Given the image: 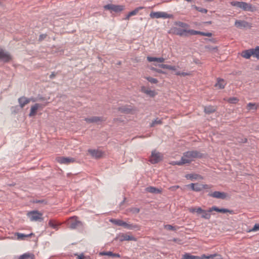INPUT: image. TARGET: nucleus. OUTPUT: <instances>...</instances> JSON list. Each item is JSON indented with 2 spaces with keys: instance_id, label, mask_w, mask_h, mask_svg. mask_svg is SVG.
Wrapping results in <instances>:
<instances>
[{
  "instance_id": "40",
  "label": "nucleus",
  "mask_w": 259,
  "mask_h": 259,
  "mask_svg": "<svg viewBox=\"0 0 259 259\" xmlns=\"http://www.w3.org/2000/svg\"><path fill=\"white\" fill-rule=\"evenodd\" d=\"M48 225L50 227H52L53 229H57L58 228V225L56 224L55 223V222L52 220H50L49 221Z\"/></svg>"
},
{
  "instance_id": "28",
  "label": "nucleus",
  "mask_w": 259,
  "mask_h": 259,
  "mask_svg": "<svg viewBox=\"0 0 259 259\" xmlns=\"http://www.w3.org/2000/svg\"><path fill=\"white\" fill-rule=\"evenodd\" d=\"M147 60L149 62L156 61L158 62L162 63L164 61L165 59L162 57L156 58V57H147Z\"/></svg>"
},
{
  "instance_id": "20",
  "label": "nucleus",
  "mask_w": 259,
  "mask_h": 259,
  "mask_svg": "<svg viewBox=\"0 0 259 259\" xmlns=\"http://www.w3.org/2000/svg\"><path fill=\"white\" fill-rule=\"evenodd\" d=\"M241 56L244 58L249 59L251 56H253V49L243 51L241 53Z\"/></svg>"
},
{
  "instance_id": "64",
  "label": "nucleus",
  "mask_w": 259,
  "mask_h": 259,
  "mask_svg": "<svg viewBox=\"0 0 259 259\" xmlns=\"http://www.w3.org/2000/svg\"><path fill=\"white\" fill-rule=\"evenodd\" d=\"M125 200H126V198L124 197L123 200L120 203V205H122V204H123L124 202H125Z\"/></svg>"
},
{
  "instance_id": "38",
  "label": "nucleus",
  "mask_w": 259,
  "mask_h": 259,
  "mask_svg": "<svg viewBox=\"0 0 259 259\" xmlns=\"http://www.w3.org/2000/svg\"><path fill=\"white\" fill-rule=\"evenodd\" d=\"M253 57L259 59V46H257L255 48L253 49Z\"/></svg>"
},
{
  "instance_id": "61",
  "label": "nucleus",
  "mask_w": 259,
  "mask_h": 259,
  "mask_svg": "<svg viewBox=\"0 0 259 259\" xmlns=\"http://www.w3.org/2000/svg\"><path fill=\"white\" fill-rule=\"evenodd\" d=\"M189 74H190V73H189L184 72H181V76H185L186 75H189Z\"/></svg>"
},
{
  "instance_id": "62",
  "label": "nucleus",
  "mask_w": 259,
  "mask_h": 259,
  "mask_svg": "<svg viewBox=\"0 0 259 259\" xmlns=\"http://www.w3.org/2000/svg\"><path fill=\"white\" fill-rule=\"evenodd\" d=\"M169 70H176V67L175 66H171V65H170L169 69Z\"/></svg>"
},
{
  "instance_id": "15",
  "label": "nucleus",
  "mask_w": 259,
  "mask_h": 259,
  "mask_svg": "<svg viewBox=\"0 0 259 259\" xmlns=\"http://www.w3.org/2000/svg\"><path fill=\"white\" fill-rule=\"evenodd\" d=\"M88 152L91 155V156L96 159H99L103 156V152L98 150L96 149H89Z\"/></svg>"
},
{
  "instance_id": "4",
  "label": "nucleus",
  "mask_w": 259,
  "mask_h": 259,
  "mask_svg": "<svg viewBox=\"0 0 259 259\" xmlns=\"http://www.w3.org/2000/svg\"><path fill=\"white\" fill-rule=\"evenodd\" d=\"M27 216L31 221L41 222L44 220L42 213L37 210H32L27 213Z\"/></svg>"
},
{
  "instance_id": "17",
  "label": "nucleus",
  "mask_w": 259,
  "mask_h": 259,
  "mask_svg": "<svg viewBox=\"0 0 259 259\" xmlns=\"http://www.w3.org/2000/svg\"><path fill=\"white\" fill-rule=\"evenodd\" d=\"M217 211L219 212H221V213L229 212L230 214L234 213V211L232 210H230L227 208H219V207H218L216 206H213L211 207V210H210V211Z\"/></svg>"
},
{
  "instance_id": "34",
  "label": "nucleus",
  "mask_w": 259,
  "mask_h": 259,
  "mask_svg": "<svg viewBox=\"0 0 259 259\" xmlns=\"http://www.w3.org/2000/svg\"><path fill=\"white\" fill-rule=\"evenodd\" d=\"M247 109L249 110H256L257 108V105L255 103H249L247 105Z\"/></svg>"
},
{
  "instance_id": "10",
  "label": "nucleus",
  "mask_w": 259,
  "mask_h": 259,
  "mask_svg": "<svg viewBox=\"0 0 259 259\" xmlns=\"http://www.w3.org/2000/svg\"><path fill=\"white\" fill-rule=\"evenodd\" d=\"M171 30L174 34L179 35L180 36H188V30L174 27L173 28H171Z\"/></svg>"
},
{
  "instance_id": "9",
  "label": "nucleus",
  "mask_w": 259,
  "mask_h": 259,
  "mask_svg": "<svg viewBox=\"0 0 259 259\" xmlns=\"http://www.w3.org/2000/svg\"><path fill=\"white\" fill-rule=\"evenodd\" d=\"M162 159V156L161 154L159 152L154 151L152 152L150 161L153 164H155L161 161Z\"/></svg>"
},
{
  "instance_id": "52",
  "label": "nucleus",
  "mask_w": 259,
  "mask_h": 259,
  "mask_svg": "<svg viewBox=\"0 0 259 259\" xmlns=\"http://www.w3.org/2000/svg\"><path fill=\"white\" fill-rule=\"evenodd\" d=\"M179 186H173L169 188V190L171 191H176L179 188Z\"/></svg>"
},
{
  "instance_id": "19",
  "label": "nucleus",
  "mask_w": 259,
  "mask_h": 259,
  "mask_svg": "<svg viewBox=\"0 0 259 259\" xmlns=\"http://www.w3.org/2000/svg\"><path fill=\"white\" fill-rule=\"evenodd\" d=\"M145 190L147 192H149L152 194H160L161 193V189H158L156 187L149 186L145 189Z\"/></svg>"
},
{
  "instance_id": "27",
  "label": "nucleus",
  "mask_w": 259,
  "mask_h": 259,
  "mask_svg": "<svg viewBox=\"0 0 259 259\" xmlns=\"http://www.w3.org/2000/svg\"><path fill=\"white\" fill-rule=\"evenodd\" d=\"M216 111V108L212 106H208L204 107V112L206 114H209L214 112Z\"/></svg>"
},
{
  "instance_id": "49",
  "label": "nucleus",
  "mask_w": 259,
  "mask_h": 259,
  "mask_svg": "<svg viewBox=\"0 0 259 259\" xmlns=\"http://www.w3.org/2000/svg\"><path fill=\"white\" fill-rule=\"evenodd\" d=\"M33 203H41L43 204H46L47 201L45 200H35L33 201Z\"/></svg>"
},
{
  "instance_id": "16",
  "label": "nucleus",
  "mask_w": 259,
  "mask_h": 259,
  "mask_svg": "<svg viewBox=\"0 0 259 259\" xmlns=\"http://www.w3.org/2000/svg\"><path fill=\"white\" fill-rule=\"evenodd\" d=\"M18 101L20 107L23 108L26 105L30 103L31 99L26 98L25 96H22L18 99Z\"/></svg>"
},
{
  "instance_id": "55",
  "label": "nucleus",
  "mask_w": 259,
  "mask_h": 259,
  "mask_svg": "<svg viewBox=\"0 0 259 259\" xmlns=\"http://www.w3.org/2000/svg\"><path fill=\"white\" fill-rule=\"evenodd\" d=\"M75 256H77L78 259H84L85 257L84 256L83 253H81L80 254L78 255V254L76 253L74 254Z\"/></svg>"
},
{
  "instance_id": "2",
  "label": "nucleus",
  "mask_w": 259,
  "mask_h": 259,
  "mask_svg": "<svg viewBox=\"0 0 259 259\" xmlns=\"http://www.w3.org/2000/svg\"><path fill=\"white\" fill-rule=\"evenodd\" d=\"M211 210V207L209 208L208 210H204L200 207H191L189 208V211L191 213L196 212L197 214H201V217L202 219L206 220H209L211 217L210 211Z\"/></svg>"
},
{
  "instance_id": "12",
  "label": "nucleus",
  "mask_w": 259,
  "mask_h": 259,
  "mask_svg": "<svg viewBox=\"0 0 259 259\" xmlns=\"http://www.w3.org/2000/svg\"><path fill=\"white\" fill-rule=\"evenodd\" d=\"M11 59L10 55L8 52H5L3 49L0 50V61L8 62Z\"/></svg>"
},
{
  "instance_id": "37",
  "label": "nucleus",
  "mask_w": 259,
  "mask_h": 259,
  "mask_svg": "<svg viewBox=\"0 0 259 259\" xmlns=\"http://www.w3.org/2000/svg\"><path fill=\"white\" fill-rule=\"evenodd\" d=\"M227 102L231 104H236L237 103L239 99L236 97H231L227 100Z\"/></svg>"
},
{
  "instance_id": "63",
  "label": "nucleus",
  "mask_w": 259,
  "mask_h": 259,
  "mask_svg": "<svg viewBox=\"0 0 259 259\" xmlns=\"http://www.w3.org/2000/svg\"><path fill=\"white\" fill-rule=\"evenodd\" d=\"M176 74L177 75H181V72H180V71H178V72H177L176 73Z\"/></svg>"
},
{
  "instance_id": "56",
  "label": "nucleus",
  "mask_w": 259,
  "mask_h": 259,
  "mask_svg": "<svg viewBox=\"0 0 259 259\" xmlns=\"http://www.w3.org/2000/svg\"><path fill=\"white\" fill-rule=\"evenodd\" d=\"M201 35L210 37L212 36V33L210 32H202Z\"/></svg>"
},
{
  "instance_id": "8",
  "label": "nucleus",
  "mask_w": 259,
  "mask_h": 259,
  "mask_svg": "<svg viewBox=\"0 0 259 259\" xmlns=\"http://www.w3.org/2000/svg\"><path fill=\"white\" fill-rule=\"evenodd\" d=\"M150 16L152 18H170L172 17V15L168 14L165 12H152L150 14Z\"/></svg>"
},
{
  "instance_id": "41",
  "label": "nucleus",
  "mask_w": 259,
  "mask_h": 259,
  "mask_svg": "<svg viewBox=\"0 0 259 259\" xmlns=\"http://www.w3.org/2000/svg\"><path fill=\"white\" fill-rule=\"evenodd\" d=\"M122 227H124L125 228L128 229H133L136 228V225H133L132 224H128L124 222V224H123Z\"/></svg>"
},
{
  "instance_id": "60",
  "label": "nucleus",
  "mask_w": 259,
  "mask_h": 259,
  "mask_svg": "<svg viewBox=\"0 0 259 259\" xmlns=\"http://www.w3.org/2000/svg\"><path fill=\"white\" fill-rule=\"evenodd\" d=\"M156 72H157L158 73H162V74H165V72L164 71H162L161 69H157Z\"/></svg>"
},
{
  "instance_id": "35",
  "label": "nucleus",
  "mask_w": 259,
  "mask_h": 259,
  "mask_svg": "<svg viewBox=\"0 0 259 259\" xmlns=\"http://www.w3.org/2000/svg\"><path fill=\"white\" fill-rule=\"evenodd\" d=\"M162 123V121L161 119H159L158 118H156L155 120H153L152 123L150 124L151 127H154L156 124H161Z\"/></svg>"
},
{
  "instance_id": "46",
  "label": "nucleus",
  "mask_w": 259,
  "mask_h": 259,
  "mask_svg": "<svg viewBox=\"0 0 259 259\" xmlns=\"http://www.w3.org/2000/svg\"><path fill=\"white\" fill-rule=\"evenodd\" d=\"M130 211L133 213H138L140 212V209L137 207H132L130 209Z\"/></svg>"
},
{
  "instance_id": "11",
  "label": "nucleus",
  "mask_w": 259,
  "mask_h": 259,
  "mask_svg": "<svg viewBox=\"0 0 259 259\" xmlns=\"http://www.w3.org/2000/svg\"><path fill=\"white\" fill-rule=\"evenodd\" d=\"M84 120L88 123H101L106 120V118L104 117L92 116L91 117L85 118Z\"/></svg>"
},
{
  "instance_id": "59",
  "label": "nucleus",
  "mask_w": 259,
  "mask_h": 259,
  "mask_svg": "<svg viewBox=\"0 0 259 259\" xmlns=\"http://www.w3.org/2000/svg\"><path fill=\"white\" fill-rule=\"evenodd\" d=\"M56 75V74L54 72H52L51 74L50 75V78L51 79H52L53 78H54Z\"/></svg>"
},
{
  "instance_id": "43",
  "label": "nucleus",
  "mask_w": 259,
  "mask_h": 259,
  "mask_svg": "<svg viewBox=\"0 0 259 259\" xmlns=\"http://www.w3.org/2000/svg\"><path fill=\"white\" fill-rule=\"evenodd\" d=\"M175 24L179 27L185 28L188 27V25L185 23L181 21H178L175 23Z\"/></svg>"
},
{
  "instance_id": "36",
  "label": "nucleus",
  "mask_w": 259,
  "mask_h": 259,
  "mask_svg": "<svg viewBox=\"0 0 259 259\" xmlns=\"http://www.w3.org/2000/svg\"><path fill=\"white\" fill-rule=\"evenodd\" d=\"M188 35H197L200 34L201 35L202 31H197L193 29L188 30Z\"/></svg>"
},
{
  "instance_id": "39",
  "label": "nucleus",
  "mask_w": 259,
  "mask_h": 259,
  "mask_svg": "<svg viewBox=\"0 0 259 259\" xmlns=\"http://www.w3.org/2000/svg\"><path fill=\"white\" fill-rule=\"evenodd\" d=\"M193 7L196 9L197 11L201 12L202 13H206L207 12V10L204 8H202L201 7H197L196 6H193Z\"/></svg>"
},
{
  "instance_id": "5",
  "label": "nucleus",
  "mask_w": 259,
  "mask_h": 259,
  "mask_svg": "<svg viewBox=\"0 0 259 259\" xmlns=\"http://www.w3.org/2000/svg\"><path fill=\"white\" fill-rule=\"evenodd\" d=\"M69 228L71 229H75L79 227H83V223L78 220V218L76 216L71 217L68 221Z\"/></svg>"
},
{
  "instance_id": "30",
  "label": "nucleus",
  "mask_w": 259,
  "mask_h": 259,
  "mask_svg": "<svg viewBox=\"0 0 259 259\" xmlns=\"http://www.w3.org/2000/svg\"><path fill=\"white\" fill-rule=\"evenodd\" d=\"M181 259H200L198 256H194L186 253L184 254Z\"/></svg>"
},
{
  "instance_id": "33",
  "label": "nucleus",
  "mask_w": 259,
  "mask_h": 259,
  "mask_svg": "<svg viewBox=\"0 0 259 259\" xmlns=\"http://www.w3.org/2000/svg\"><path fill=\"white\" fill-rule=\"evenodd\" d=\"M164 228L167 230L177 231L179 229V227L177 226H172L171 225H165L164 226Z\"/></svg>"
},
{
  "instance_id": "54",
  "label": "nucleus",
  "mask_w": 259,
  "mask_h": 259,
  "mask_svg": "<svg viewBox=\"0 0 259 259\" xmlns=\"http://www.w3.org/2000/svg\"><path fill=\"white\" fill-rule=\"evenodd\" d=\"M187 187H190L193 191H195V185L194 183H191L186 186Z\"/></svg>"
},
{
  "instance_id": "48",
  "label": "nucleus",
  "mask_w": 259,
  "mask_h": 259,
  "mask_svg": "<svg viewBox=\"0 0 259 259\" xmlns=\"http://www.w3.org/2000/svg\"><path fill=\"white\" fill-rule=\"evenodd\" d=\"M258 230H259V224H255L253 227L251 229L249 230L248 232H254Z\"/></svg>"
},
{
  "instance_id": "18",
  "label": "nucleus",
  "mask_w": 259,
  "mask_h": 259,
  "mask_svg": "<svg viewBox=\"0 0 259 259\" xmlns=\"http://www.w3.org/2000/svg\"><path fill=\"white\" fill-rule=\"evenodd\" d=\"M42 107V105L40 104L36 103L33 106H32L30 109V111L29 114V117H32L36 114L37 110L39 108Z\"/></svg>"
},
{
  "instance_id": "42",
  "label": "nucleus",
  "mask_w": 259,
  "mask_h": 259,
  "mask_svg": "<svg viewBox=\"0 0 259 259\" xmlns=\"http://www.w3.org/2000/svg\"><path fill=\"white\" fill-rule=\"evenodd\" d=\"M247 141V139L244 137H237L236 138V142L239 143H245Z\"/></svg>"
},
{
  "instance_id": "57",
  "label": "nucleus",
  "mask_w": 259,
  "mask_h": 259,
  "mask_svg": "<svg viewBox=\"0 0 259 259\" xmlns=\"http://www.w3.org/2000/svg\"><path fill=\"white\" fill-rule=\"evenodd\" d=\"M201 190H202L203 189H209L211 188V186H210L209 185H207V184H205V185L201 184Z\"/></svg>"
},
{
  "instance_id": "47",
  "label": "nucleus",
  "mask_w": 259,
  "mask_h": 259,
  "mask_svg": "<svg viewBox=\"0 0 259 259\" xmlns=\"http://www.w3.org/2000/svg\"><path fill=\"white\" fill-rule=\"evenodd\" d=\"M108 255L112 256L113 257H120V255L119 254H118V253H113L111 251H108Z\"/></svg>"
},
{
  "instance_id": "58",
  "label": "nucleus",
  "mask_w": 259,
  "mask_h": 259,
  "mask_svg": "<svg viewBox=\"0 0 259 259\" xmlns=\"http://www.w3.org/2000/svg\"><path fill=\"white\" fill-rule=\"evenodd\" d=\"M108 251H103V252H100L99 254L100 255H108Z\"/></svg>"
},
{
  "instance_id": "44",
  "label": "nucleus",
  "mask_w": 259,
  "mask_h": 259,
  "mask_svg": "<svg viewBox=\"0 0 259 259\" xmlns=\"http://www.w3.org/2000/svg\"><path fill=\"white\" fill-rule=\"evenodd\" d=\"M148 81L151 82V83H154L156 84L158 82V80L156 78L151 77H146L145 78Z\"/></svg>"
},
{
  "instance_id": "24",
  "label": "nucleus",
  "mask_w": 259,
  "mask_h": 259,
  "mask_svg": "<svg viewBox=\"0 0 259 259\" xmlns=\"http://www.w3.org/2000/svg\"><path fill=\"white\" fill-rule=\"evenodd\" d=\"M143 9H144L143 7H139L136 8L134 10L128 13V14L126 15V17L125 18V19H129L130 17L136 15L140 10H142Z\"/></svg>"
},
{
  "instance_id": "45",
  "label": "nucleus",
  "mask_w": 259,
  "mask_h": 259,
  "mask_svg": "<svg viewBox=\"0 0 259 259\" xmlns=\"http://www.w3.org/2000/svg\"><path fill=\"white\" fill-rule=\"evenodd\" d=\"M195 191L199 192L201 191V184L198 183H195Z\"/></svg>"
},
{
  "instance_id": "23",
  "label": "nucleus",
  "mask_w": 259,
  "mask_h": 259,
  "mask_svg": "<svg viewBox=\"0 0 259 259\" xmlns=\"http://www.w3.org/2000/svg\"><path fill=\"white\" fill-rule=\"evenodd\" d=\"M226 84V83L223 79L218 78L217 79V82L215 84V87L220 89H222L225 88Z\"/></svg>"
},
{
  "instance_id": "26",
  "label": "nucleus",
  "mask_w": 259,
  "mask_h": 259,
  "mask_svg": "<svg viewBox=\"0 0 259 259\" xmlns=\"http://www.w3.org/2000/svg\"><path fill=\"white\" fill-rule=\"evenodd\" d=\"M35 255L31 253H25L20 255L18 259H35Z\"/></svg>"
},
{
  "instance_id": "50",
  "label": "nucleus",
  "mask_w": 259,
  "mask_h": 259,
  "mask_svg": "<svg viewBox=\"0 0 259 259\" xmlns=\"http://www.w3.org/2000/svg\"><path fill=\"white\" fill-rule=\"evenodd\" d=\"M158 66H159V67H160V68H162L163 69H169L170 65H167V64H159Z\"/></svg>"
},
{
  "instance_id": "21",
  "label": "nucleus",
  "mask_w": 259,
  "mask_h": 259,
  "mask_svg": "<svg viewBox=\"0 0 259 259\" xmlns=\"http://www.w3.org/2000/svg\"><path fill=\"white\" fill-rule=\"evenodd\" d=\"M15 236L17 237L18 240H25L26 238L34 236V234L32 233L25 235L24 234L17 232L15 233Z\"/></svg>"
},
{
  "instance_id": "7",
  "label": "nucleus",
  "mask_w": 259,
  "mask_h": 259,
  "mask_svg": "<svg viewBox=\"0 0 259 259\" xmlns=\"http://www.w3.org/2000/svg\"><path fill=\"white\" fill-rule=\"evenodd\" d=\"M123 6L121 5H116L113 4H108L104 6L105 10H110L116 13L120 12L123 10Z\"/></svg>"
},
{
  "instance_id": "22",
  "label": "nucleus",
  "mask_w": 259,
  "mask_h": 259,
  "mask_svg": "<svg viewBox=\"0 0 259 259\" xmlns=\"http://www.w3.org/2000/svg\"><path fill=\"white\" fill-rule=\"evenodd\" d=\"M248 22L245 21L236 20L235 22V26L237 28H242L248 26Z\"/></svg>"
},
{
  "instance_id": "31",
  "label": "nucleus",
  "mask_w": 259,
  "mask_h": 259,
  "mask_svg": "<svg viewBox=\"0 0 259 259\" xmlns=\"http://www.w3.org/2000/svg\"><path fill=\"white\" fill-rule=\"evenodd\" d=\"M111 222L113 223L115 225H116L119 226H122L123 224H124V222L121 220L118 219H111L110 220Z\"/></svg>"
},
{
  "instance_id": "13",
  "label": "nucleus",
  "mask_w": 259,
  "mask_h": 259,
  "mask_svg": "<svg viewBox=\"0 0 259 259\" xmlns=\"http://www.w3.org/2000/svg\"><path fill=\"white\" fill-rule=\"evenodd\" d=\"M208 195L213 198L222 199H224L227 197V194L226 193L220 191H214L213 193H209Z\"/></svg>"
},
{
  "instance_id": "6",
  "label": "nucleus",
  "mask_w": 259,
  "mask_h": 259,
  "mask_svg": "<svg viewBox=\"0 0 259 259\" xmlns=\"http://www.w3.org/2000/svg\"><path fill=\"white\" fill-rule=\"evenodd\" d=\"M114 240L122 242L124 241H136V239L134 236L129 235L128 234L120 233L114 239Z\"/></svg>"
},
{
  "instance_id": "3",
  "label": "nucleus",
  "mask_w": 259,
  "mask_h": 259,
  "mask_svg": "<svg viewBox=\"0 0 259 259\" xmlns=\"http://www.w3.org/2000/svg\"><path fill=\"white\" fill-rule=\"evenodd\" d=\"M230 4L232 6L240 8L245 11L254 12L255 10V7L246 2L232 1Z\"/></svg>"
},
{
  "instance_id": "25",
  "label": "nucleus",
  "mask_w": 259,
  "mask_h": 259,
  "mask_svg": "<svg viewBox=\"0 0 259 259\" xmlns=\"http://www.w3.org/2000/svg\"><path fill=\"white\" fill-rule=\"evenodd\" d=\"M132 108L128 107V106H121L118 108V110L121 113L128 114L132 111Z\"/></svg>"
},
{
  "instance_id": "14",
  "label": "nucleus",
  "mask_w": 259,
  "mask_h": 259,
  "mask_svg": "<svg viewBox=\"0 0 259 259\" xmlns=\"http://www.w3.org/2000/svg\"><path fill=\"white\" fill-rule=\"evenodd\" d=\"M57 160L58 162L61 164H68L70 163L74 162L75 159L71 157H59L57 158Z\"/></svg>"
},
{
  "instance_id": "51",
  "label": "nucleus",
  "mask_w": 259,
  "mask_h": 259,
  "mask_svg": "<svg viewBox=\"0 0 259 259\" xmlns=\"http://www.w3.org/2000/svg\"><path fill=\"white\" fill-rule=\"evenodd\" d=\"M206 49H208L209 51L212 52V51H218V48L217 47H206Z\"/></svg>"
},
{
  "instance_id": "53",
  "label": "nucleus",
  "mask_w": 259,
  "mask_h": 259,
  "mask_svg": "<svg viewBox=\"0 0 259 259\" xmlns=\"http://www.w3.org/2000/svg\"><path fill=\"white\" fill-rule=\"evenodd\" d=\"M47 37V35L45 34H40L39 36L38 40L42 41L43 39L46 38Z\"/></svg>"
},
{
  "instance_id": "32",
  "label": "nucleus",
  "mask_w": 259,
  "mask_h": 259,
  "mask_svg": "<svg viewBox=\"0 0 259 259\" xmlns=\"http://www.w3.org/2000/svg\"><path fill=\"white\" fill-rule=\"evenodd\" d=\"M202 257L206 259H221V255L217 254H211L209 256H206L204 254L203 255Z\"/></svg>"
},
{
  "instance_id": "1",
  "label": "nucleus",
  "mask_w": 259,
  "mask_h": 259,
  "mask_svg": "<svg viewBox=\"0 0 259 259\" xmlns=\"http://www.w3.org/2000/svg\"><path fill=\"white\" fill-rule=\"evenodd\" d=\"M203 154L197 150L188 151L183 153L181 160L174 162V164L182 165L186 163H190L194 158H201Z\"/></svg>"
},
{
  "instance_id": "29",
  "label": "nucleus",
  "mask_w": 259,
  "mask_h": 259,
  "mask_svg": "<svg viewBox=\"0 0 259 259\" xmlns=\"http://www.w3.org/2000/svg\"><path fill=\"white\" fill-rule=\"evenodd\" d=\"M141 91L142 92L149 95L150 97H154L155 95L154 91L147 90L144 87H142Z\"/></svg>"
}]
</instances>
